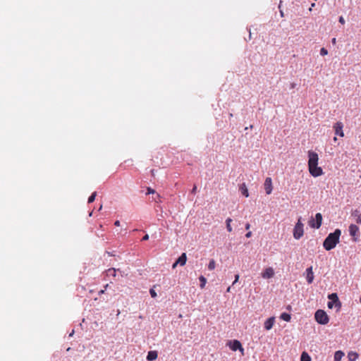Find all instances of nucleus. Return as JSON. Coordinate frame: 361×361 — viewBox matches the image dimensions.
Returning a JSON list of instances; mask_svg holds the SVG:
<instances>
[{
    "mask_svg": "<svg viewBox=\"0 0 361 361\" xmlns=\"http://www.w3.org/2000/svg\"><path fill=\"white\" fill-rule=\"evenodd\" d=\"M341 234L340 229H336L333 233H330L325 238L323 246L326 250H331L334 249L339 243V238Z\"/></svg>",
    "mask_w": 361,
    "mask_h": 361,
    "instance_id": "f257e3e1",
    "label": "nucleus"
},
{
    "mask_svg": "<svg viewBox=\"0 0 361 361\" xmlns=\"http://www.w3.org/2000/svg\"><path fill=\"white\" fill-rule=\"evenodd\" d=\"M315 320L320 324H326L329 321V317L326 313L322 310H318L314 314Z\"/></svg>",
    "mask_w": 361,
    "mask_h": 361,
    "instance_id": "f03ea898",
    "label": "nucleus"
},
{
    "mask_svg": "<svg viewBox=\"0 0 361 361\" xmlns=\"http://www.w3.org/2000/svg\"><path fill=\"white\" fill-rule=\"evenodd\" d=\"M328 298L331 300L328 302V307L331 309L334 306L337 307V310H340L341 307V302H340L338 297L336 293H331L328 295Z\"/></svg>",
    "mask_w": 361,
    "mask_h": 361,
    "instance_id": "7ed1b4c3",
    "label": "nucleus"
},
{
    "mask_svg": "<svg viewBox=\"0 0 361 361\" xmlns=\"http://www.w3.org/2000/svg\"><path fill=\"white\" fill-rule=\"evenodd\" d=\"M301 218H300L296 223L294 229H293V237L298 240L300 239L304 233L303 231V224L301 222Z\"/></svg>",
    "mask_w": 361,
    "mask_h": 361,
    "instance_id": "20e7f679",
    "label": "nucleus"
},
{
    "mask_svg": "<svg viewBox=\"0 0 361 361\" xmlns=\"http://www.w3.org/2000/svg\"><path fill=\"white\" fill-rule=\"evenodd\" d=\"M322 222V215L320 213H317L315 219H312L310 221V226L312 228H319Z\"/></svg>",
    "mask_w": 361,
    "mask_h": 361,
    "instance_id": "39448f33",
    "label": "nucleus"
},
{
    "mask_svg": "<svg viewBox=\"0 0 361 361\" xmlns=\"http://www.w3.org/2000/svg\"><path fill=\"white\" fill-rule=\"evenodd\" d=\"M349 233L353 237V241L357 242L360 235V229L358 226L355 224H350L349 226Z\"/></svg>",
    "mask_w": 361,
    "mask_h": 361,
    "instance_id": "423d86ee",
    "label": "nucleus"
},
{
    "mask_svg": "<svg viewBox=\"0 0 361 361\" xmlns=\"http://www.w3.org/2000/svg\"><path fill=\"white\" fill-rule=\"evenodd\" d=\"M308 157H309L308 167L314 166V165H318L319 157H318V154L316 152H312V151H309L308 152Z\"/></svg>",
    "mask_w": 361,
    "mask_h": 361,
    "instance_id": "0eeeda50",
    "label": "nucleus"
},
{
    "mask_svg": "<svg viewBox=\"0 0 361 361\" xmlns=\"http://www.w3.org/2000/svg\"><path fill=\"white\" fill-rule=\"evenodd\" d=\"M310 173L313 177H318L323 174V170L321 167L318 166V165H314L312 166H309Z\"/></svg>",
    "mask_w": 361,
    "mask_h": 361,
    "instance_id": "6e6552de",
    "label": "nucleus"
},
{
    "mask_svg": "<svg viewBox=\"0 0 361 361\" xmlns=\"http://www.w3.org/2000/svg\"><path fill=\"white\" fill-rule=\"evenodd\" d=\"M264 190L266 191V193L267 195H270L272 192V180L270 177H267L265 179L264 183Z\"/></svg>",
    "mask_w": 361,
    "mask_h": 361,
    "instance_id": "1a4fd4ad",
    "label": "nucleus"
},
{
    "mask_svg": "<svg viewBox=\"0 0 361 361\" xmlns=\"http://www.w3.org/2000/svg\"><path fill=\"white\" fill-rule=\"evenodd\" d=\"M343 125L341 122H336L334 126V128L335 130V134L337 135H339L341 137H343L344 133L343 131Z\"/></svg>",
    "mask_w": 361,
    "mask_h": 361,
    "instance_id": "9d476101",
    "label": "nucleus"
},
{
    "mask_svg": "<svg viewBox=\"0 0 361 361\" xmlns=\"http://www.w3.org/2000/svg\"><path fill=\"white\" fill-rule=\"evenodd\" d=\"M230 348L233 351H236L237 350H240L241 352L243 351V348L242 347L240 342L238 340H234L232 342H230Z\"/></svg>",
    "mask_w": 361,
    "mask_h": 361,
    "instance_id": "9b49d317",
    "label": "nucleus"
},
{
    "mask_svg": "<svg viewBox=\"0 0 361 361\" xmlns=\"http://www.w3.org/2000/svg\"><path fill=\"white\" fill-rule=\"evenodd\" d=\"M274 275V271L273 268L268 267L262 273V277L264 279H270L272 278Z\"/></svg>",
    "mask_w": 361,
    "mask_h": 361,
    "instance_id": "f8f14e48",
    "label": "nucleus"
},
{
    "mask_svg": "<svg viewBox=\"0 0 361 361\" xmlns=\"http://www.w3.org/2000/svg\"><path fill=\"white\" fill-rule=\"evenodd\" d=\"M306 279L309 284H311L314 280V273L312 271V267H310L306 269Z\"/></svg>",
    "mask_w": 361,
    "mask_h": 361,
    "instance_id": "ddd939ff",
    "label": "nucleus"
},
{
    "mask_svg": "<svg viewBox=\"0 0 361 361\" xmlns=\"http://www.w3.org/2000/svg\"><path fill=\"white\" fill-rule=\"evenodd\" d=\"M275 322V318L274 317H269L267 319L264 324V329L266 330H270L272 329Z\"/></svg>",
    "mask_w": 361,
    "mask_h": 361,
    "instance_id": "4468645a",
    "label": "nucleus"
},
{
    "mask_svg": "<svg viewBox=\"0 0 361 361\" xmlns=\"http://www.w3.org/2000/svg\"><path fill=\"white\" fill-rule=\"evenodd\" d=\"M158 357V353L155 350H151L148 352V354L147 355V360L149 361H153L155 360Z\"/></svg>",
    "mask_w": 361,
    "mask_h": 361,
    "instance_id": "2eb2a0df",
    "label": "nucleus"
},
{
    "mask_svg": "<svg viewBox=\"0 0 361 361\" xmlns=\"http://www.w3.org/2000/svg\"><path fill=\"white\" fill-rule=\"evenodd\" d=\"M186 260H187L186 254L182 253V255L176 260V264H179L180 266H183L185 264Z\"/></svg>",
    "mask_w": 361,
    "mask_h": 361,
    "instance_id": "dca6fc26",
    "label": "nucleus"
},
{
    "mask_svg": "<svg viewBox=\"0 0 361 361\" xmlns=\"http://www.w3.org/2000/svg\"><path fill=\"white\" fill-rule=\"evenodd\" d=\"M240 191L241 194L243 195H244L245 197H247L249 196L248 190L247 188L245 183H243L240 186Z\"/></svg>",
    "mask_w": 361,
    "mask_h": 361,
    "instance_id": "f3484780",
    "label": "nucleus"
},
{
    "mask_svg": "<svg viewBox=\"0 0 361 361\" xmlns=\"http://www.w3.org/2000/svg\"><path fill=\"white\" fill-rule=\"evenodd\" d=\"M344 356V353L341 350H337L334 353V361H341Z\"/></svg>",
    "mask_w": 361,
    "mask_h": 361,
    "instance_id": "a211bd4d",
    "label": "nucleus"
},
{
    "mask_svg": "<svg viewBox=\"0 0 361 361\" xmlns=\"http://www.w3.org/2000/svg\"><path fill=\"white\" fill-rule=\"evenodd\" d=\"M300 361H311V357L307 352L304 351L301 354Z\"/></svg>",
    "mask_w": 361,
    "mask_h": 361,
    "instance_id": "6ab92c4d",
    "label": "nucleus"
},
{
    "mask_svg": "<svg viewBox=\"0 0 361 361\" xmlns=\"http://www.w3.org/2000/svg\"><path fill=\"white\" fill-rule=\"evenodd\" d=\"M358 356L359 355L356 352L352 351L348 353V357L350 361H355L358 357Z\"/></svg>",
    "mask_w": 361,
    "mask_h": 361,
    "instance_id": "aec40b11",
    "label": "nucleus"
},
{
    "mask_svg": "<svg viewBox=\"0 0 361 361\" xmlns=\"http://www.w3.org/2000/svg\"><path fill=\"white\" fill-rule=\"evenodd\" d=\"M280 318L286 322H290L291 319L290 315L286 312L282 313L280 316Z\"/></svg>",
    "mask_w": 361,
    "mask_h": 361,
    "instance_id": "412c9836",
    "label": "nucleus"
},
{
    "mask_svg": "<svg viewBox=\"0 0 361 361\" xmlns=\"http://www.w3.org/2000/svg\"><path fill=\"white\" fill-rule=\"evenodd\" d=\"M232 221V219L231 218H228L226 220V229L228 232H231L232 231V227L231 226V223Z\"/></svg>",
    "mask_w": 361,
    "mask_h": 361,
    "instance_id": "4be33fe9",
    "label": "nucleus"
},
{
    "mask_svg": "<svg viewBox=\"0 0 361 361\" xmlns=\"http://www.w3.org/2000/svg\"><path fill=\"white\" fill-rule=\"evenodd\" d=\"M199 279L200 281V288H203L205 286V284L207 283V279L203 276H200Z\"/></svg>",
    "mask_w": 361,
    "mask_h": 361,
    "instance_id": "5701e85b",
    "label": "nucleus"
},
{
    "mask_svg": "<svg viewBox=\"0 0 361 361\" xmlns=\"http://www.w3.org/2000/svg\"><path fill=\"white\" fill-rule=\"evenodd\" d=\"M96 196H97V192H92V195L89 197L87 202L88 203L93 202L95 200Z\"/></svg>",
    "mask_w": 361,
    "mask_h": 361,
    "instance_id": "b1692460",
    "label": "nucleus"
},
{
    "mask_svg": "<svg viewBox=\"0 0 361 361\" xmlns=\"http://www.w3.org/2000/svg\"><path fill=\"white\" fill-rule=\"evenodd\" d=\"M215 261L214 259L210 260L209 264H208V269L209 270H213L215 268Z\"/></svg>",
    "mask_w": 361,
    "mask_h": 361,
    "instance_id": "393cba45",
    "label": "nucleus"
},
{
    "mask_svg": "<svg viewBox=\"0 0 361 361\" xmlns=\"http://www.w3.org/2000/svg\"><path fill=\"white\" fill-rule=\"evenodd\" d=\"M116 269L114 268H111L107 270L108 275H112L113 276H116Z\"/></svg>",
    "mask_w": 361,
    "mask_h": 361,
    "instance_id": "a878e982",
    "label": "nucleus"
},
{
    "mask_svg": "<svg viewBox=\"0 0 361 361\" xmlns=\"http://www.w3.org/2000/svg\"><path fill=\"white\" fill-rule=\"evenodd\" d=\"M147 195H149V194H154L155 193V190L149 187H148L147 188Z\"/></svg>",
    "mask_w": 361,
    "mask_h": 361,
    "instance_id": "bb28decb",
    "label": "nucleus"
},
{
    "mask_svg": "<svg viewBox=\"0 0 361 361\" xmlns=\"http://www.w3.org/2000/svg\"><path fill=\"white\" fill-rule=\"evenodd\" d=\"M149 293H150L152 298L157 297V293L155 292V290L153 288H151L149 290Z\"/></svg>",
    "mask_w": 361,
    "mask_h": 361,
    "instance_id": "cd10ccee",
    "label": "nucleus"
},
{
    "mask_svg": "<svg viewBox=\"0 0 361 361\" xmlns=\"http://www.w3.org/2000/svg\"><path fill=\"white\" fill-rule=\"evenodd\" d=\"M361 213H360V212L357 210V209H355V211H353L352 212V216H355V217H357L359 216V214H360Z\"/></svg>",
    "mask_w": 361,
    "mask_h": 361,
    "instance_id": "c85d7f7f",
    "label": "nucleus"
},
{
    "mask_svg": "<svg viewBox=\"0 0 361 361\" xmlns=\"http://www.w3.org/2000/svg\"><path fill=\"white\" fill-rule=\"evenodd\" d=\"M320 54H321V55L324 56L328 54V51L325 48H322L320 50Z\"/></svg>",
    "mask_w": 361,
    "mask_h": 361,
    "instance_id": "c756f323",
    "label": "nucleus"
},
{
    "mask_svg": "<svg viewBox=\"0 0 361 361\" xmlns=\"http://www.w3.org/2000/svg\"><path fill=\"white\" fill-rule=\"evenodd\" d=\"M238 279H239V275H238V274H236V275L235 276V280H234V281L233 282V284H232V285L233 286L235 283H236L238 282Z\"/></svg>",
    "mask_w": 361,
    "mask_h": 361,
    "instance_id": "7c9ffc66",
    "label": "nucleus"
},
{
    "mask_svg": "<svg viewBox=\"0 0 361 361\" xmlns=\"http://www.w3.org/2000/svg\"><path fill=\"white\" fill-rule=\"evenodd\" d=\"M356 222H357V224H361V214H359V216L357 217V219H356Z\"/></svg>",
    "mask_w": 361,
    "mask_h": 361,
    "instance_id": "2f4dec72",
    "label": "nucleus"
},
{
    "mask_svg": "<svg viewBox=\"0 0 361 361\" xmlns=\"http://www.w3.org/2000/svg\"><path fill=\"white\" fill-rule=\"evenodd\" d=\"M338 21H339V23H341V24H344V23H345V20H344V18H343V16H341V17L339 18Z\"/></svg>",
    "mask_w": 361,
    "mask_h": 361,
    "instance_id": "473e14b6",
    "label": "nucleus"
},
{
    "mask_svg": "<svg viewBox=\"0 0 361 361\" xmlns=\"http://www.w3.org/2000/svg\"><path fill=\"white\" fill-rule=\"evenodd\" d=\"M196 191H197V186H196V185H194V186L191 190V192L195 194L196 192Z\"/></svg>",
    "mask_w": 361,
    "mask_h": 361,
    "instance_id": "72a5a7b5",
    "label": "nucleus"
},
{
    "mask_svg": "<svg viewBox=\"0 0 361 361\" xmlns=\"http://www.w3.org/2000/svg\"><path fill=\"white\" fill-rule=\"evenodd\" d=\"M148 239H149V235L146 234L145 235L143 236L142 240H147Z\"/></svg>",
    "mask_w": 361,
    "mask_h": 361,
    "instance_id": "f704fd0d",
    "label": "nucleus"
},
{
    "mask_svg": "<svg viewBox=\"0 0 361 361\" xmlns=\"http://www.w3.org/2000/svg\"><path fill=\"white\" fill-rule=\"evenodd\" d=\"M252 235V232L249 231L245 234L246 238H250Z\"/></svg>",
    "mask_w": 361,
    "mask_h": 361,
    "instance_id": "c9c22d12",
    "label": "nucleus"
},
{
    "mask_svg": "<svg viewBox=\"0 0 361 361\" xmlns=\"http://www.w3.org/2000/svg\"><path fill=\"white\" fill-rule=\"evenodd\" d=\"M114 225L116 226H120V221L118 220L114 222Z\"/></svg>",
    "mask_w": 361,
    "mask_h": 361,
    "instance_id": "e433bc0d",
    "label": "nucleus"
},
{
    "mask_svg": "<svg viewBox=\"0 0 361 361\" xmlns=\"http://www.w3.org/2000/svg\"><path fill=\"white\" fill-rule=\"evenodd\" d=\"M250 228V224L249 223L246 224L245 225V229L246 230H249Z\"/></svg>",
    "mask_w": 361,
    "mask_h": 361,
    "instance_id": "4c0bfd02",
    "label": "nucleus"
},
{
    "mask_svg": "<svg viewBox=\"0 0 361 361\" xmlns=\"http://www.w3.org/2000/svg\"><path fill=\"white\" fill-rule=\"evenodd\" d=\"M104 291H105V290H99V295H102V294L104 293Z\"/></svg>",
    "mask_w": 361,
    "mask_h": 361,
    "instance_id": "58836bf2",
    "label": "nucleus"
},
{
    "mask_svg": "<svg viewBox=\"0 0 361 361\" xmlns=\"http://www.w3.org/2000/svg\"><path fill=\"white\" fill-rule=\"evenodd\" d=\"M281 4H282V1H280L279 5V10H281V7H282Z\"/></svg>",
    "mask_w": 361,
    "mask_h": 361,
    "instance_id": "ea45409f",
    "label": "nucleus"
},
{
    "mask_svg": "<svg viewBox=\"0 0 361 361\" xmlns=\"http://www.w3.org/2000/svg\"><path fill=\"white\" fill-rule=\"evenodd\" d=\"M295 87V83H291L290 87L291 88H294Z\"/></svg>",
    "mask_w": 361,
    "mask_h": 361,
    "instance_id": "a19ab883",
    "label": "nucleus"
},
{
    "mask_svg": "<svg viewBox=\"0 0 361 361\" xmlns=\"http://www.w3.org/2000/svg\"><path fill=\"white\" fill-rule=\"evenodd\" d=\"M280 14H281V17L283 16V11L281 9L280 10Z\"/></svg>",
    "mask_w": 361,
    "mask_h": 361,
    "instance_id": "79ce46f5",
    "label": "nucleus"
},
{
    "mask_svg": "<svg viewBox=\"0 0 361 361\" xmlns=\"http://www.w3.org/2000/svg\"><path fill=\"white\" fill-rule=\"evenodd\" d=\"M178 264H176V262L175 263H173V264L172 265V267L174 269L176 266H177Z\"/></svg>",
    "mask_w": 361,
    "mask_h": 361,
    "instance_id": "37998d69",
    "label": "nucleus"
},
{
    "mask_svg": "<svg viewBox=\"0 0 361 361\" xmlns=\"http://www.w3.org/2000/svg\"><path fill=\"white\" fill-rule=\"evenodd\" d=\"M336 38H333L332 39V43L333 44H336Z\"/></svg>",
    "mask_w": 361,
    "mask_h": 361,
    "instance_id": "c03bdc74",
    "label": "nucleus"
},
{
    "mask_svg": "<svg viewBox=\"0 0 361 361\" xmlns=\"http://www.w3.org/2000/svg\"><path fill=\"white\" fill-rule=\"evenodd\" d=\"M74 334V330L72 331V332L69 334V336H73Z\"/></svg>",
    "mask_w": 361,
    "mask_h": 361,
    "instance_id": "a18cd8bd",
    "label": "nucleus"
},
{
    "mask_svg": "<svg viewBox=\"0 0 361 361\" xmlns=\"http://www.w3.org/2000/svg\"><path fill=\"white\" fill-rule=\"evenodd\" d=\"M230 291H231V286H229V287L227 288V290H226V292H228H228H230Z\"/></svg>",
    "mask_w": 361,
    "mask_h": 361,
    "instance_id": "49530a36",
    "label": "nucleus"
},
{
    "mask_svg": "<svg viewBox=\"0 0 361 361\" xmlns=\"http://www.w3.org/2000/svg\"><path fill=\"white\" fill-rule=\"evenodd\" d=\"M106 253L110 255V256H113L114 255L111 253V252H106Z\"/></svg>",
    "mask_w": 361,
    "mask_h": 361,
    "instance_id": "de8ad7c7",
    "label": "nucleus"
},
{
    "mask_svg": "<svg viewBox=\"0 0 361 361\" xmlns=\"http://www.w3.org/2000/svg\"><path fill=\"white\" fill-rule=\"evenodd\" d=\"M249 33H250V35H249V39H251V32H250V30H249Z\"/></svg>",
    "mask_w": 361,
    "mask_h": 361,
    "instance_id": "09e8293b",
    "label": "nucleus"
},
{
    "mask_svg": "<svg viewBox=\"0 0 361 361\" xmlns=\"http://www.w3.org/2000/svg\"><path fill=\"white\" fill-rule=\"evenodd\" d=\"M253 128V126L250 125V127H248V129H250V128Z\"/></svg>",
    "mask_w": 361,
    "mask_h": 361,
    "instance_id": "8fccbe9b",
    "label": "nucleus"
},
{
    "mask_svg": "<svg viewBox=\"0 0 361 361\" xmlns=\"http://www.w3.org/2000/svg\"><path fill=\"white\" fill-rule=\"evenodd\" d=\"M253 128V126L250 125V127H248V129H250V128Z\"/></svg>",
    "mask_w": 361,
    "mask_h": 361,
    "instance_id": "3c124183",
    "label": "nucleus"
},
{
    "mask_svg": "<svg viewBox=\"0 0 361 361\" xmlns=\"http://www.w3.org/2000/svg\"><path fill=\"white\" fill-rule=\"evenodd\" d=\"M108 284H106L105 286H104V288L106 289V288L108 287Z\"/></svg>",
    "mask_w": 361,
    "mask_h": 361,
    "instance_id": "603ef678",
    "label": "nucleus"
},
{
    "mask_svg": "<svg viewBox=\"0 0 361 361\" xmlns=\"http://www.w3.org/2000/svg\"><path fill=\"white\" fill-rule=\"evenodd\" d=\"M229 116H230V117H232V116H233V114H229Z\"/></svg>",
    "mask_w": 361,
    "mask_h": 361,
    "instance_id": "864d4df0",
    "label": "nucleus"
},
{
    "mask_svg": "<svg viewBox=\"0 0 361 361\" xmlns=\"http://www.w3.org/2000/svg\"><path fill=\"white\" fill-rule=\"evenodd\" d=\"M71 350V348H67V351H69Z\"/></svg>",
    "mask_w": 361,
    "mask_h": 361,
    "instance_id": "5fc2aeb1",
    "label": "nucleus"
}]
</instances>
